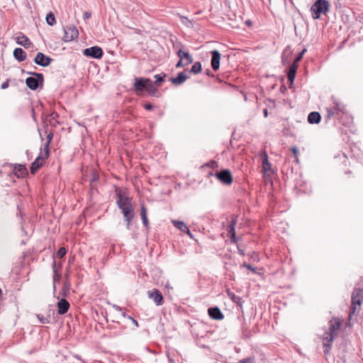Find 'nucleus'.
Listing matches in <instances>:
<instances>
[{"mask_svg": "<svg viewBox=\"0 0 363 363\" xmlns=\"http://www.w3.org/2000/svg\"><path fill=\"white\" fill-rule=\"evenodd\" d=\"M54 267H55V262H54ZM53 271H54V273H55V275H54V277H53V280H54V282H55V280H56V276H57L55 268H54Z\"/></svg>", "mask_w": 363, "mask_h": 363, "instance_id": "de8ad7c7", "label": "nucleus"}, {"mask_svg": "<svg viewBox=\"0 0 363 363\" xmlns=\"http://www.w3.org/2000/svg\"><path fill=\"white\" fill-rule=\"evenodd\" d=\"M177 55L179 58L182 57L183 61L185 62L186 65H189L193 62V58L188 52H184L182 50H179L177 52Z\"/></svg>", "mask_w": 363, "mask_h": 363, "instance_id": "412c9836", "label": "nucleus"}, {"mask_svg": "<svg viewBox=\"0 0 363 363\" xmlns=\"http://www.w3.org/2000/svg\"><path fill=\"white\" fill-rule=\"evenodd\" d=\"M146 91H147L152 96H155L157 91V89L155 87L154 84L151 80L150 82L148 84Z\"/></svg>", "mask_w": 363, "mask_h": 363, "instance_id": "cd10ccee", "label": "nucleus"}, {"mask_svg": "<svg viewBox=\"0 0 363 363\" xmlns=\"http://www.w3.org/2000/svg\"><path fill=\"white\" fill-rule=\"evenodd\" d=\"M201 69H202V67H201V62H196L193 65V66L191 67L189 72L193 74H199V72H201Z\"/></svg>", "mask_w": 363, "mask_h": 363, "instance_id": "bb28decb", "label": "nucleus"}, {"mask_svg": "<svg viewBox=\"0 0 363 363\" xmlns=\"http://www.w3.org/2000/svg\"><path fill=\"white\" fill-rule=\"evenodd\" d=\"M341 111V108L339 104L335 103V106L333 108H327L328 112V118H330L338 113L339 111Z\"/></svg>", "mask_w": 363, "mask_h": 363, "instance_id": "a878e982", "label": "nucleus"}, {"mask_svg": "<svg viewBox=\"0 0 363 363\" xmlns=\"http://www.w3.org/2000/svg\"><path fill=\"white\" fill-rule=\"evenodd\" d=\"M13 56L18 62H23L26 59V52L20 48H16L13 50Z\"/></svg>", "mask_w": 363, "mask_h": 363, "instance_id": "6ab92c4d", "label": "nucleus"}, {"mask_svg": "<svg viewBox=\"0 0 363 363\" xmlns=\"http://www.w3.org/2000/svg\"><path fill=\"white\" fill-rule=\"evenodd\" d=\"M147 296L150 299H152L157 306H161L164 303V298L162 293L155 289L153 291H149Z\"/></svg>", "mask_w": 363, "mask_h": 363, "instance_id": "9d476101", "label": "nucleus"}, {"mask_svg": "<svg viewBox=\"0 0 363 363\" xmlns=\"http://www.w3.org/2000/svg\"><path fill=\"white\" fill-rule=\"evenodd\" d=\"M172 223L174 224V227L180 230L182 232L191 235L189 228L184 222L174 220H172Z\"/></svg>", "mask_w": 363, "mask_h": 363, "instance_id": "aec40b11", "label": "nucleus"}, {"mask_svg": "<svg viewBox=\"0 0 363 363\" xmlns=\"http://www.w3.org/2000/svg\"><path fill=\"white\" fill-rule=\"evenodd\" d=\"M188 79V76L183 72L179 73L177 77H172L171 79L172 82L174 85H180L184 83Z\"/></svg>", "mask_w": 363, "mask_h": 363, "instance_id": "b1692460", "label": "nucleus"}, {"mask_svg": "<svg viewBox=\"0 0 363 363\" xmlns=\"http://www.w3.org/2000/svg\"><path fill=\"white\" fill-rule=\"evenodd\" d=\"M154 77L156 79V80L155 82V84L157 86H160V84L164 81L163 77L159 74L155 75Z\"/></svg>", "mask_w": 363, "mask_h": 363, "instance_id": "473e14b6", "label": "nucleus"}, {"mask_svg": "<svg viewBox=\"0 0 363 363\" xmlns=\"http://www.w3.org/2000/svg\"><path fill=\"white\" fill-rule=\"evenodd\" d=\"M91 16V13L90 11H85L83 13V18L84 20H87L89 18H90Z\"/></svg>", "mask_w": 363, "mask_h": 363, "instance_id": "e433bc0d", "label": "nucleus"}, {"mask_svg": "<svg viewBox=\"0 0 363 363\" xmlns=\"http://www.w3.org/2000/svg\"><path fill=\"white\" fill-rule=\"evenodd\" d=\"M363 302V289H355L352 294V306L350 308V318L357 311H359Z\"/></svg>", "mask_w": 363, "mask_h": 363, "instance_id": "7ed1b4c3", "label": "nucleus"}, {"mask_svg": "<svg viewBox=\"0 0 363 363\" xmlns=\"http://www.w3.org/2000/svg\"><path fill=\"white\" fill-rule=\"evenodd\" d=\"M208 313L209 316L214 320H220L224 318L221 311L218 307L209 308L208 310Z\"/></svg>", "mask_w": 363, "mask_h": 363, "instance_id": "4468645a", "label": "nucleus"}, {"mask_svg": "<svg viewBox=\"0 0 363 363\" xmlns=\"http://www.w3.org/2000/svg\"><path fill=\"white\" fill-rule=\"evenodd\" d=\"M128 318L133 320V322L134 323V324L135 325H137V326L138 325L137 320H135V319H133V318H131L130 316Z\"/></svg>", "mask_w": 363, "mask_h": 363, "instance_id": "09e8293b", "label": "nucleus"}, {"mask_svg": "<svg viewBox=\"0 0 363 363\" xmlns=\"http://www.w3.org/2000/svg\"><path fill=\"white\" fill-rule=\"evenodd\" d=\"M321 116L318 112L313 111L309 113L308 116V121L311 124H316L320 121Z\"/></svg>", "mask_w": 363, "mask_h": 363, "instance_id": "4be33fe9", "label": "nucleus"}, {"mask_svg": "<svg viewBox=\"0 0 363 363\" xmlns=\"http://www.w3.org/2000/svg\"><path fill=\"white\" fill-rule=\"evenodd\" d=\"M47 138H48V143H49L52 138V133L48 134L47 136Z\"/></svg>", "mask_w": 363, "mask_h": 363, "instance_id": "a18cd8bd", "label": "nucleus"}, {"mask_svg": "<svg viewBox=\"0 0 363 363\" xmlns=\"http://www.w3.org/2000/svg\"><path fill=\"white\" fill-rule=\"evenodd\" d=\"M238 363H252L250 359H245L240 361Z\"/></svg>", "mask_w": 363, "mask_h": 363, "instance_id": "c03bdc74", "label": "nucleus"}, {"mask_svg": "<svg viewBox=\"0 0 363 363\" xmlns=\"http://www.w3.org/2000/svg\"><path fill=\"white\" fill-rule=\"evenodd\" d=\"M341 326V320L338 318H333L329 322V331L325 332L323 335V345L326 347L325 354H328L334 338L338 335Z\"/></svg>", "mask_w": 363, "mask_h": 363, "instance_id": "f257e3e1", "label": "nucleus"}, {"mask_svg": "<svg viewBox=\"0 0 363 363\" xmlns=\"http://www.w3.org/2000/svg\"><path fill=\"white\" fill-rule=\"evenodd\" d=\"M113 308H115L118 311H121V308L120 306H118L113 305Z\"/></svg>", "mask_w": 363, "mask_h": 363, "instance_id": "49530a36", "label": "nucleus"}, {"mask_svg": "<svg viewBox=\"0 0 363 363\" xmlns=\"http://www.w3.org/2000/svg\"><path fill=\"white\" fill-rule=\"evenodd\" d=\"M298 62L294 61L292 65L290 66L288 73L296 74L298 68Z\"/></svg>", "mask_w": 363, "mask_h": 363, "instance_id": "c756f323", "label": "nucleus"}, {"mask_svg": "<svg viewBox=\"0 0 363 363\" xmlns=\"http://www.w3.org/2000/svg\"><path fill=\"white\" fill-rule=\"evenodd\" d=\"M295 77H296V74H294L287 73L288 80L290 82L291 84H293V82L295 79Z\"/></svg>", "mask_w": 363, "mask_h": 363, "instance_id": "c9c22d12", "label": "nucleus"}, {"mask_svg": "<svg viewBox=\"0 0 363 363\" xmlns=\"http://www.w3.org/2000/svg\"><path fill=\"white\" fill-rule=\"evenodd\" d=\"M33 77H28L26 79V85L32 90L37 89L40 85L43 86V75L40 73H30Z\"/></svg>", "mask_w": 363, "mask_h": 363, "instance_id": "20e7f679", "label": "nucleus"}, {"mask_svg": "<svg viewBox=\"0 0 363 363\" xmlns=\"http://www.w3.org/2000/svg\"><path fill=\"white\" fill-rule=\"evenodd\" d=\"M264 116H265V117H267V115H268V111H267V109H264Z\"/></svg>", "mask_w": 363, "mask_h": 363, "instance_id": "8fccbe9b", "label": "nucleus"}, {"mask_svg": "<svg viewBox=\"0 0 363 363\" xmlns=\"http://www.w3.org/2000/svg\"><path fill=\"white\" fill-rule=\"evenodd\" d=\"M306 52V49H303L300 53L299 55L296 57V59L294 60V62H298L301 60L302 57H303V55L305 54V52Z\"/></svg>", "mask_w": 363, "mask_h": 363, "instance_id": "f704fd0d", "label": "nucleus"}, {"mask_svg": "<svg viewBox=\"0 0 363 363\" xmlns=\"http://www.w3.org/2000/svg\"><path fill=\"white\" fill-rule=\"evenodd\" d=\"M26 169L23 165L19 164L18 165V171L21 172V174H23L26 172Z\"/></svg>", "mask_w": 363, "mask_h": 363, "instance_id": "a19ab883", "label": "nucleus"}, {"mask_svg": "<svg viewBox=\"0 0 363 363\" xmlns=\"http://www.w3.org/2000/svg\"><path fill=\"white\" fill-rule=\"evenodd\" d=\"M45 160L41 155H39L34 162L31 164L30 172L34 174L35 172L42 167L43 163Z\"/></svg>", "mask_w": 363, "mask_h": 363, "instance_id": "2eb2a0df", "label": "nucleus"}, {"mask_svg": "<svg viewBox=\"0 0 363 363\" xmlns=\"http://www.w3.org/2000/svg\"><path fill=\"white\" fill-rule=\"evenodd\" d=\"M140 216L144 226L147 228L149 227V222L147 216V209L143 204L141 205Z\"/></svg>", "mask_w": 363, "mask_h": 363, "instance_id": "393cba45", "label": "nucleus"}, {"mask_svg": "<svg viewBox=\"0 0 363 363\" xmlns=\"http://www.w3.org/2000/svg\"><path fill=\"white\" fill-rule=\"evenodd\" d=\"M206 166L209 167L212 169H216L218 167V163L214 160L210 161L206 164Z\"/></svg>", "mask_w": 363, "mask_h": 363, "instance_id": "72a5a7b5", "label": "nucleus"}, {"mask_svg": "<svg viewBox=\"0 0 363 363\" xmlns=\"http://www.w3.org/2000/svg\"><path fill=\"white\" fill-rule=\"evenodd\" d=\"M209 175L212 176V175H213V173L210 172V173H209Z\"/></svg>", "mask_w": 363, "mask_h": 363, "instance_id": "5fc2aeb1", "label": "nucleus"}, {"mask_svg": "<svg viewBox=\"0 0 363 363\" xmlns=\"http://www.w3.org/2000/svg\"><path fill=\"white\" fill-rule=\"evenodd\" d=\"M262 166L263 168V171L264 172H270L272 170V164L269 163V162L268 160V155H267L266 151H264L262 153Z\"/></svg>", "mask_w": 363, "mask_h": 363, "instance_id": "a211bd4d", "label": "nucleus"}, {"mask_svg": "<svg viewBox=\"0 0 363 363\" xmlns=\"http://www.w3.org/2000/svg\"><path fill=\"white\" fill-rule=\"evenodd\" d=\"M17 43L26 48H30L31 45V43L27 36L22 33L17 38Z\"/></svg>", "mask_w": 363, "mask_h": 363, "instance_id": "5701e85b", "label": "nucleus"}, {"mask_svg": "<svg viewBox=\"0 0 363 363\" xmlns=\"http://www.w3.org/2000/svg\"><path fill=\"white\" fill-rule=\"evenodd\" d=\"M211 65L212 69L214 71H216L220 67V53L218 50H214L211 52Z\"/></svg>", "mask_w": 363, "mask_h": 363, "instance_id": "f8f14e48", "label": "nucleus"}, {"mask_svg": "<svg viewBox=\"0 0 363 363\" xmlns=\"http://www.w3.org/2000/svg\"><path fill=\"white\" fill-rule=\"evenodd\" d=\"M187 65L186 64H185V62L183 61V59L182 57L180 58L179 61L177 62V64L176 65V67H184Z\"/></svg>", "mask_w": 363, "mask_h": 363, "instance_id": "4c0bfd02", "label": "nucleus"}, {"mask_svg": "<svg viewBox=\"0 0 363 363\" xmlns=\"http://www.w3.org/2000/svg\"><path fill=\"white\" fill-rule=\"evenodd\" d=\"M37 318L42 324H46L50 323L49 319L48 318H45L43 315L38 314Z\"/></svg>", "mask_w": 363, "mask_h": 363, "instance_id": "2f4dec72", "label": "nucleus"}, {"mask_svg": "<svg viewBox=\"0 0 363 363\" xmlns=\"http://www.w3.org/2000/svg\"><path fill=\"white\" fill-rule=\"evenodd\" d=\"M66 249L65 247H60L57 252V257L62 258L66 255Z\"/></svg>", "mask_w": 363, "mask_h": 363, "instance_id": "7c9ffc66", "label": "nucleus"}, {"mask_svg": "<svg viewBox=\"0 0 363 363\" xmlns=\"http://www.w3.org/2000/svg\"><path fill=\"white\" fill-rule=\"evenodd\" d=\"M9 86V79H7L6 82H4L1 86V88L2 89H7Z\"/></svg>", "mask_w": 363, "mask_h": 363, "instance_id": "58836bf2", "label": "nucleus"}, {"mask_svg": "<svg viewBox=\"0 0 363 363\" xmlns=\"http://www.w3.org/2000/svg\"><path fill=\"white\" fill-rule=\"evenodd\" d=\"M144 107H145V108L146 110H151V109H152V104H149V103H148V104H145L144 105Z\"/></svg>", "mask_w": 363, "mask_h": 363, "instance_id": "37998d69", "label": "nucleus"}, {"mask_svg": "<svg viewBox=\"0 0 363 363\" xmlns=\"http://www.w3.org/2000/svg\"><path fill=\"white\" fill-rule=\"evenodd\" d=\"M235 226H236V220L232 219L230 222V224L228 227V233L230 235V240L233 242H236L237 238L235 235Z\"/></svg>", "mask_w": 363, "mask_h": 363, "instance_id": "f3484780", "label": "nucleus"}, {"mask_svg": "<svg viewBox=\"0 0 363 363\" xmlns=\"http://www.w3.org/2000/svg\"><path fill=\"white\" fill-rule=\"evenodd\" d=\"M68 288H69V286H66V284L64 285V289H68Z\"/></svg>", "mask_w": 363, "mask_h": 363, "instance_id": "864d4df0", "label": "nucleus"}, {"mask_svg": "<svg viewBox=\"0 0 363 363\" xmlns=\"http://www.w3.org/2000/svg\"><path fill=\"white\" fill-rule=\"evenodd\" d=\"M150 82V79L135 77L134 89L137 94H140L144 91H146L148 84Z\"/></svg>", "mask_w": 363, "mask_h": 363, "instance_id": "39448f33", "label": "nucleus"}, {"mask_svg": "<svg viewBox=\"0 0 363 363\" xmlns=\"http://www.w3.org/2000/svg\"><path fill=\"white\" fill-rule=\"evenodd\" d=\"M119 208L121 210V212L125 218V221L126 222L127 228L130 229V222L134 218V208L133 204L127 206L121 207Z\"/></svg>", "mask_w": 363, "mask_h": 363, "instance_id": "423d86ee", "label": "nucleus"}, {"mask_svg": "<svg viewBox=\"0 0 363 363\" xmlns=\"http://www.w3.org/2000/svg\"><path fill=\"white\" fill-rule=\"evenodd\" d=\"M291 151L294 153V155H295V157H296V160L298 161V157H297V154L298 152V149L296 147H293L291 148Z\"/></svg>", "mask_w": 363, "mask_h": 363, "instance_id": "ea45409f", "label": "nucleus"}, {"mask_svg": "<svg viewBox=\"0 0 363 363\" xmlns=\"http://www.w3.org/2000/svg\"><path fill=\"white\" fill-rule=\"evenodd\" d=\"M65 35L63 38L64 41L70 42L77 38L79 32L74 26H67L64 28Z\"/></svg>", "mask_w": 363, "mask_h": 363, "instance_id": "6e6552de", "label": "nucleus"}, {"mask_svg": "<svg viewBox=\"0 0 363 363\" xmlns=\"http://www.w3.org/2000/svg\"><path fill=\"white\" fill-rule=\"evenodd\" d=\"M243 267H246L247 269H250V270H251L252 272H254L255 270V268H253L250 264H247L246 263H245L243 264Z\"/></svg>", "mask_w": 363, "mask_h": 363, "instance_id": "79ce46f5", "label": "nucleus"}, {"mask_svg": "<svg viewBox=\"0 0 363 363\" xmlns=\"http://www.w3.org/2000/svg\"><path fill=\"white\" fill-rule=\"evenodd\" d=\"M116 204L118 208L132 205L131 199L123 195L121 192L117 193Z\"/></svg>", "mask_w": 363, "mask_h": 363, "instance_id": "ddd939ff", "label": "nucleus"}, {"mask_svg": "<svg viewBox=\"0 0 363 363\" xmlns=\"http://www.w3.org/2000/svg\"><path fill=\"white\" fill-rule=\"evenodd\" d=\"M52 58H50L48 56H46L42 52H38L34 59L35 63L42 67L48 66L52 62Z\"/></svg>", "mask_w": 363, "mask_h": 363, "instance_id": "9b49d317", "label": "nucleus"}, {"mask_svg": "<svg viewBox=\"0 0 363 363\" xmlns=\"http://www.w3.org/2000/svg\"><path fill=\"white\" fill-rule=\"evenodd\" d=\"M330 4L326 0H317L311 6V11L313 19H318L321 14L328 12Z\"/></svg>", "mask_w": 363, "mask_h": 363, "instance_id": "f03ea898", "label": "nucleus"}, {"mask_svg": "<svg viewBox=\"0 0 363 363\" xmlns=\"http://www.w3.org/2000/svg\"><path fill=\"white\" fill-rule=\"evenodd\" d=\"M229 294L230 296V295H232V298H233V300H235V298H236V297H235V296L234 294Z\"/></svg>", "mask_w": 363, "mask_h": 363, "instance_id": "3c124183", "label": "nucleus"}, {"mask_svg": "<svg viewBox=\"0 0 363 363\" xmlns=\"http://www.w3.org/2000/svg\"><path fill=\"white\" fill-rule=\"evenodd\" d=\"M211 71L209 69H207L206 74L210 75Z\"/></svg>", "mask_w": 363, "mask_h": 363, "instance_id": "603ef678", "label": "nucleus"}, {"mask_svg": "<svg viewBox=\"0 0 363 363\" xmlns=\"http://www.w3.org/2000/svg\"><path fill=\"white\" fill-rule=\"evenodd\" d=\"M69 308V302L65 299H60L57 303L58 313L63 315L66 313Z\"/></svg>", "mask_w": 363, "mask_h": 363, "instance_id": "dca6fc26", "label": "nucleus"}, {"mask_svg": "<svg viewBox=\"0 0 363 363\" xmlns=\"http://www.w3.org/2000/svg\"><path fill=\"white\" fill-rule=\"evenodd\" d=\"M83 53L85 56L99 59L103 55V50L98 46H94L84 50Z\"/></svg>", "mask_w": 363, "mask_h": 363, "instance_id": "1a4fd4ad", "label": "nucleus"}, {"mask_svg": "<svg viewBox=\"0 0 363 363\" xmlns=\"http://www.w3.org/2000/svg\"><path fill=\"white\" fill-rule=\"evenodd\" d=\"M46 22L50 26H53L54 24H55L56 21H55V15L53 14L52 12H50L47 15V16H46Z\"/></svg>", "mask_w": 363, "mask_h": 363, "instance_id": "c85d7f7f", "label": "nucleus"}, {"mask_svg": "<svg viewBox=\"0 0 363 363\" xmlns=\"http://www.w3.org/2000/svg\"><path fill=\"white\" fill-rule=\"evenodd\" d=\"M216 178L223 184L229 185L233 182V176L228 169H223L215 174Z\"/></svg>", "mask_w": 363, "mask_h": 363, "instance_id": "0eeeda50", "label": "nucleus"}]
</instances>
